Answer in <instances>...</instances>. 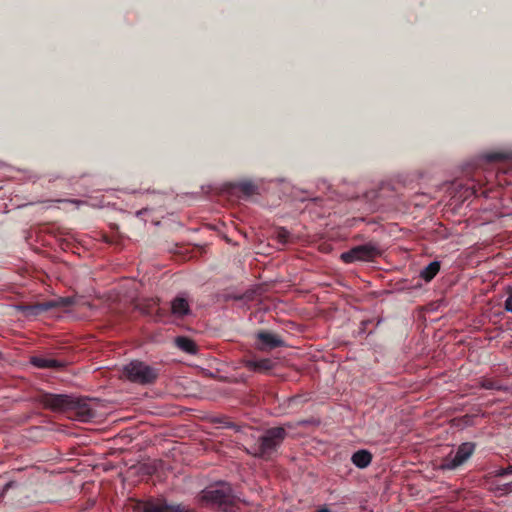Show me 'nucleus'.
Masks as SVG:
<instances>
[{
	"instance_id": "nucleus-20",
	"label": "nucleus",
	"mask_w": 512,
	"mask_h": 512,
	"mask_svg": "<svg viewBox=\"0 0 512 512\" xmlns=\"http://www.w3.org/2000/svg\"><path fill=\"white\" fill-rule=\"evenodd\" d=\"M492 477H505L508 475H512V464L508 465L505 468H499L492 472H490Z\"/></svg>"
},
{
	"instance_id": "nucleus-2",
	"label": "nucleus",
	"mask_w": 512,
	"mask_h": 512,
	"mask_svg": "<svg viewBox=\"0 0 512 512\" xmlns=\"http://www.w3.org/2000/svg\"><path fill=\"white\" fill-rule=\"evenodd\" d=\"M123 375L131 382L148 385L156 381L158 371L145 362L134 360L124 366Z\"/></svg>"
},
{
	"instance_id": "nucleus-6",
	"label": "nucleus",
	"mask_w": 512,
	"mask_h": 512,
	"mask_svg": "<svg viewBox=\"0 0 512 512\" xmlns=\"http://www.w3.org/2000/svg\"><path fill=\"white\" fill-rule=\"evenodd\" d=\"M380 255L378 246L372 242L355 246L350 250L343 252L340 255V259L344 263H353L356 261H371L375 257Z\"/></svg>"
},
{
	"instance_id": "nucleus-10",
	"label": "nucleus",
	"mask_w": 512,
	"mask_h": 512,
	"mask_svg": "<svg viewBox=\"0 0 512 512\" xmlns=\"http://www.w3.org/2000/svg\"><path fill=\"white\" fill-rule=\"evenodd\" d=\"M137 307L142 314L151 316L155 321L162 320L166 315L165 310L159 307V299H145Z\"/></svg>"
},
{
	"instance_id": "nucleus-18",
	"label": "nucleus",
	"mask_w": 512,
	"mask_h": 512,
	"mask_svg": "<svg viewBox=\"0 0 512 512\" xmlns=\"http://www.w3.org/2000/svg\"><path fill=\"white\" fill-rule=\"evenodd\" d=\"M233 188L241 192L244 196L249 197L256 193L257 186L251 181H240L233 184Z\"/></svg>"
},
{
	"instance_id": "nucleus-23",
	"label": "nucleus",
	"mask_w": 512,
	"mask_h": 512,
	"mask_svg": "<svg viewBox=\"0 0 512 512\" xmlns=\"http://www.w3.org/2000/svg\"><path fill=\"white\" fill-rule=\"evenodd\" d=\"M506 158V155L504 153H491L487 156V159L489 161H500L504 160Z\"/></svg>"
},
{
	"instance_id": "nucleus-4",
	"label": "nucleus",
	"mask_w": 512,
	"mask_h": 512,
	"mask_svg": "<svg viewBox=\"0 0 512 512\" xmlns=\"http://www.w3.org/2000/svg\"><path fill=\"white\" fill-rule=\"evenodd\" d=\"M476 444L473 442H464L460 444L455 451L448 454L441 462L442 470H455L464 465L474 454Z\"/></svg>"
},
{
	"instance_id": "nucleus-3",
	"label": "nucleus",
	"mask_w": 512,
	"mask_h": 512,
	"mask_svg": "<svg viewBox=\"0 0 512 512\" xmlns=\"http://www.w3.org/2000/svg\"><path fill=\"white\" fill-rule=\"evenodd\" d=\"M202 500L220 510L227 512L234 505L232 490L228 485L206 489L202 492Z\"/></svg>"
},
{
	"instance_id": "nucleus-12",
	"label": "nucleus",
	"mask_w": 512,
	"mask_h": 512,
	"mask_svg": "<svg viewBox=\"0 0 512 512\" xmlns=\"http://www.w3.org/2000/svg\"><path fill=\"white\" fill-rule=\"evenodd\" d=\"M70 409L76 411L79 421L89 422L95 417V411L91 409L85 402L73 399V405Z\"/></svg>"
},
{
	"instance_id": "nucleus-7",
	"label": "nucleus",
	"mask_w": 512,
	"mask_h": 512,
	"mask_svg": "<svg viewBox=\"0 0 512 512\" xmlns=\"http://www.w3.org/2000/svg\"><path fill=\"white\" fill-rule=\"evenodd\" d=\"M139 512H188L181 504L170 505L163 499H148L137 504Z\"/></svg>"
},
{
	"instance_id": "nucleus-11",
	"label": "nucleus",
	"mask_w": 512,
	"mask_h": 512,
	"mask_svg": "<svg viewBox=\"0 0 512 512\" xmlns=\"http://www.w3.org/2000/svg\"><path fill=\"white\" fill-rule=\"evenodd\" d=\"M191 313L190 305L186 297L177 295L171 301V314L177 318H184Z\"/></svg>"
},
{
	"instance_id": "nucleus-5",
	"label": "nucleus",
	"mask_w": 512,
	"mask_h": 512,
	"mask_svg": "<svg viewBox=\"0 0 512 512\" xmlns=\"http://www.w3.org/2000/svg\"><path fill=\"white\" fill-rule=\"evenodd\" d=\"M74 304V298L72 297H59L57 299L48 300L44 302H37L34 304H26L19 306L26 316H38L46 311L60 308L69 307Z\"/></svg>"
},
{
	"instance_id": "nucleus-15",
	"label": "nucleus",
	"mask_w": 512,
	"mask_h": 512,
	"mask_svg": "<svg viewBox=\"0 0 512 512\" xmlns=\"http://www.w3.org/2000/svg\"><path fill=\"white\" fill-rule=\"evenodd\" d=\"M351 461L356 467L364 469L371 464L372 454L368 450L361 449L353 453Z\"/></svg>"
},
{
	"instance_id": "nucleus-14",
	"label": "nucleus",
	"mask_w": 512,
	"mask_h": 512,
	"mask_svg": "<svg viewBox=\"0 0 512 512\" xmlns=\"http://www.w3.org/2000/svg\"><path fill=\"white\" fill-rule=\"evenodd\" d=\"M245 367L254 372H268L274 367V362L269 358H263L260 360H245Z\"/></svg>"
},
{
	"instance_id": "nucleus-25",
	"label": "nucleus",
	"mask_w": 512,
	"mask_h": 512,
	"mask_svg": "<svg viewBox=\"0 0 512 512\" xmlns=\"http://www.w3.org/2000/svg\"><path fill=\"white\" fill-rule=\"evenodd\" d=\"M219 423L223 424L225 427H230V428L235 427L234 423L227 417L220 419Z\"/></svg>"
},
{
	"instance_id": "nucleus-9",
	"label": "nucleus",
	"mask_w": 512,
	"mask_h": 512,
	"mask_svg": "<svg viewBox=\"0 0 512 512\" xmlns=\"http://www.w3.org/2000/svg\"><path fill=\"white\" fill-rule=\"evenodd\" d=\"M255 338L256 347L261 351L273 350L285 346V342L281 336L270 331L260 330L255 334Z\"/></svg>"
},
{
	"instance_id": "nucleus-21",
	"label": "nucleus",
	"mask_w": 512,
	"mask_h": 512,
	"mask_svg": "<svg viewBox=\"0 0 512 512\" xmlns=\"http://www.w3.org/2000/svg\"><path fill=\"white\" fill-rule=\"evenodd\" d=\"M494 490L496 492H500L501 494L512 493V481L504 484H498Z\"/></svg>"
},
{
	"instance_id": "nucleus-24",
	"label": "nucleus",
	"mask_w": 512,
	"mask_h": 512,
	"mask_svg": "<svg viewBox=\"0 0 512 512\" xmlns=\"http://www.w3.org/2000/svg\"><path fill=\"white\" fill-rule=\"evenodd\" d=\"M505 310L508 312H512V289L508 292V297L505 301Z\"/></svg>"
},
{
	"instance_id": "nucleus-19",
	"label": "nucleus",
	"mask_w": 512,
	"mask_h": 512,
	"mask_svg": "<svg viewBox=\"0 0 512 512\" xmlns=\"http://www.w3.org/2000/svg\"><path fill=\"white\" fill-rule=\"evenodd\" d=\"M275 237L278 243L281 245H286L290 242L291 234L284 227H278L275 231Z\"/></svg>"
},
{
	"instance_id": "nucleus-22",
	"label": "nucleus",
	"mask_w": 512,
	"mask_h": 512,
	"mask_svg": "<svg viewBox=\"0 0 512 512\" xmlns=\"http://www.w3.org/2000/svg\"><path fill=\"white\" fill-rule=\"evenodd\" d=\"M482 387L485 388V389H496V390H500L501 387L500 385L491 380V379H485L483 382H482Z\"/></svg>"
},
{
	"instance_id": "nucleus-1",
	"label": "nucleus",
	"mask_w": 512,
	"mask_h": 512,
	"mask_svg": "<svg viewBox=\"0 0 512 512\" xmlns=\"http://www.w3.org/2000/svg\"><path fill=\"white\" fill-rule=\"evenodd\" d=\"M286 436L287 432L283 427L270 428L258 439V442L251 447L250 453L254 457L269 460L280 447Z\"/></svg>"
},
{
	"instance_id": "nucleus-13",
	"label": "nucleus",
	"mask_w": 512,
	"mask_h": 512,
	"mask_svg": "<svg viewBox=\"0 0 512 512\" xmlns=\"http://www.w3.org/2000/svg\"><path fill=\"white\" fill-rule=\"evenodd\" d=\"M31 364L40 369H55L59 370L65 366L64 362L41 356H34L31 358Z\"/></svg>"
},
{
	"instance_id": "nucleus-26",
	"label": "nucleus",
	"mask_w": 512,
	"mask_h": 512,
	"mask_svg": "<svg viewBox=\"0 0 512 512\" xmlns=\"http://www.w3.org/2000/svg\"><path fill=\"white\" fill-rule=\"evenodd\" d=\"M316 512H331V511L326 507H322V508L318 509Z\"/></svg>"
},
{
	"instance_id": "nucleus-17",
	"label": "nucleus",
	"mask_w": 512,
	"mask_h": 512,
	"mask_svg": "<svg viewBox=\"0 0 512 512\" xmlns=\"http://www.w3.org/2000/svg\"><path fill=\"white\" fill-rule=\"evenodd\" d=\"M176 346L181 349L182 351L189 353V354H196L197 353V345L196 343L185 336H178L175 339Z\"/></svg>"
},
{
	"instance_id": "nucleus-8",
	"label": "nucleus",
	"mask_w": 512,
	"mask_h": 512,
	"mask_svg": "<svg viewBox=\"0 0 512 512\" xmlns=\"http://www.w3.org/2000/svg\"><path fill=\"white\" fill-rule=\"evenodd\" d=\"M39 401L45 408L53 411H66L73 405V398L62 394L44 393Z\"/></svg>"
},
{
	"instance_id": "nucleus-16",
	"label": "nucleus",
	"mask_w": 512,
	"mask_h": 512,
	"mask_svg": "<svg viewBox=\"0 0 512 512\" xmlns=\"http://www.w3.org/2000/svg\"><path fill=\"white\" fill-rule=\"evenodd\" d=\"M441 264L439 261H432L420 271V278L425 282H430L440 271Z\"/></svg>"
}]
</instances>
